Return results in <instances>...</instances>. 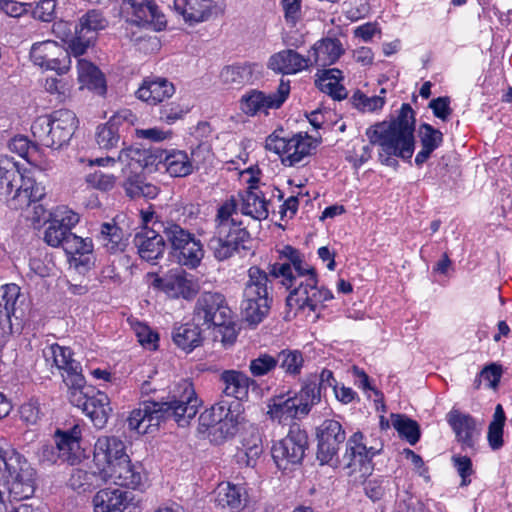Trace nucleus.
Here are the masks:
<instances>
[{
    "instance_id": "f257e3e1",
    "label": "nucleus",
    "mask_w": 512,
    "mask_h": 512,
    "mask_svg": "<svg viewBox=\"0 0 512 512\" xmlns=\"http://www.w3.org/2000/svg\"><path fill=\"white\" fill-rule=\"evenodd\" d=\"M270 274L281 278V285L290 290L286 299L290 309L309 308L315 312L333 298L330 290L318 287L315 269L304 262L299 250L290 245L281 250L278 261L270 267Z\"/></svg>"
},
{
    "instance_id": "f03ea898",
    "label": "nucleus",
    "mask_w": 512,
    "mask_h": 512,
    "mask_svg": "<svg viewBox=\"0 0 512 512\" xmlns=\"http://www.w3.org/2000/svg\"><path fill=\"white\" fill-rule=\"evenodd\" d=\"M200 406L201 401L193 384L182 380L177 384L170 401L143 400L130 413L127 422L131 430L143 434L152 432V427H158L162 420L167 419H173L179 426L184 427L196 416Z\"/></svg>"
},
{
    "instance_id": "7ed1b4c3",
    "label": "nucleus",
    "mask_w": 512,
    "mask_h": 512,
    "mask_svg": "<svg viewBox=\"0 0 512 512\" xmlns=\"http://www.w3.org/2000/svg\"><path fill=\"white\" fill-rule=\"evenodd\" d=\"M415 112L403 103L398 116L390 122L382 121L370 126L366 136L371 145L379 146V161L397 169L398 158L411 163L415 150Z\"/></svg>"
},
{
    "instance_id": "20e7f679",
    "label": "nucleus",
    "mask_w": 512,
    "mask_h": 512,
    "mask_svg": "<svg viewBox=\"0 0 512 512\" xmlns=\"http://www.w3.org/2000/svg\"><path fill=\"white\" fill-rule=\"evenodd\" d=\"M238 216V204L232 197L218 209L207 247L213 257L224 262L235 256L244 257L252 250L253 239Z\"/></svg>"
},
{
    "instance_id": "39448f33",
    "label": "nucleus",
    "mask_w": 512,
    "mask_h": 512,
    "mask_svg": "<svg viewBox=\"0 0 512 512\" xmlns=\"http://www.w3.org/2000/svg\"><path fill=\"white\" fill-rule=\"evenodd\" d=\"M0 460L4 464L9 496L16 501L33 496L37 487V471L5 438L0 439Z\"/></svg>"
},
{
    "instance_id": "423d86ee",
    "label": "nucleus",
    "mask_w": 512,
    "mask_h": 512,
    "mask_svg": "<svg viewBox=\"0 0 512 512\" xmlns=\"http://www.w3.org/2000/svg\"><path fill=\"white\" fill-rule=\"evenodd\" d=\"M272 265L269 264L267 270L254 265L247 271L248 279L243 290L241 308L245 319L250 324H259L270 311L273 302L270 277L276 279L270 274Z\"/></svg>"
},
{
    "instance_id": "0eeeda50",
    "label": "nucleus",
    "mask_w": 512,
    "mask_h": 512,
    "mask_svg": "<svg viewBox=\"0 0 512 512\" xmlns=\"http://www.w3.org/2000/svg\"><path fill=\"white\" fill-rule=\"evenodd\" d=\"M77 125L78 120L73 111L59 109L37 117L31 125V132L38 144L59 150L69 144Z\"/></svg>"
},
{
    "instance_id": "6e6552de",
    "label": "nucleus",
    "mask_w": 512,
    "mask_h": 512,
    "mask_svg": "<svg viewBox=\"0 0 512 512\" xmlns=\"http://www.w3.org/2000/svg\"><path fill=\"white\" fill-rule=\"evenodd\" d=\"M382 443L367 446L364 435L357 431L346 441L345 452L342 457L343 468L349 476H355V480H364L371 475L374 465L373 458L380 454Z\"/></svg>"
},
{
    "instance_id": "1a4fd4ad",
    "label": "nucleus",
    "mask_w": 512,
    "mask_h": 512,
    "mask_svg": "<svg viewBox=\"0 0 512 512\" xmlns=\"http://www.w3.org/2000/svg\"><path fill=\"white\" fill-rule=\"evenodd\" d=\"M68 398L72 405L80 408L91 419L96 428L105 427L112 413L110 399L104 392L87 386L85 377L79 386L68 389Z\"/></svg>"
},
{
    "instance_id": "9d476101",
    "label": "nucleus",
    "mask_w": 512,
    "mask_h": 512,
    "mask_svg": "<svg viewBox=\"0 0 512 512\" xmlns=\"http://www.w3.org/2000/svg\"><path fill=\"white\" fill-rule=\"evenodd\" d=\"M317 144L307 133H298L291 138L281 137L276 132L270 134L265 141V148L281 157L285 166H298L312 154Z\"/></svg>"
},
{
    "instance_id": "9b49d317",
    "label": "nucleus",
    "mask_w": 512,
    "mask_h": 512,
    "mask_svg": "<svg viewBox=\"0 0 512 512\" xmlns=\"http://www.w3.org/2000/svg\"><path fill=\"white\" fill-rule=\"evenodd\" d=\"M317 451L316 458L320 465L337 467L338 452L346 440V432L342 424L335 419H325L316 428Z\"/></svg>"
},
{
    "instance_id": "f8f14e48",
    "label": "nucleus",
    "mask_w": 512,
    "mask_h": 512,
    "mask_svg": "<svg viewBox=\"0 0 512 512\" xmlns=\"http://www.w3.org/2000/svg\"><path fill=\"white\" fill-rule=\"evenodd\" d=\"M308 447L307 432L294 424L286 437L272 446L271 454L277 467L286 470L289 465L301 464Z\"/></svg>"
},
{
    "instance_id": "ddd939ff",
    "label": "nucleus",
    "mask_w": 512,
    "mask_h": 512,
    "mask_svg": "<svg viewBox=\"0 0 512 512\" xmlns=\"http://www.w3.org/2000/svg\"><path fill=\"white\" fill-rule=\"evenodd\" d=\"M232 314L223 294L203 292L196 300L193 320L209 329L214 325H224Z\"/></svg>"
},
{
    "instance_id": "4468645a",
    "label": "nucleus",
    "mask_w": 512,
    "mask_h": 512,
    "mask_svg": "<svg viewBox=\"0 0 512 512\" xmlns=\"http://www.w3.org/2000/svg\"><path fill=\"white\" fill-rule=\"evenodd\" d=\"M290 94V82L281 80L274 92L265 93L251 89L243 94L239 101L240 110L247 116L259 113L268 114L270 109H279Z\"/></svg>"
},
{
    "instance_id": "2eb2a0df",
    "label": "nucleus",
    "mask_w": 512,
    "mask_h": 512,
    "mask_svg": "<svg viewBox=\"0 0 512 512\" xmlns=\"http://www.w3.org/2000/svg\"><path fill=\"white\" fill-rule=\"evenodd\" d=\"M121 10L127 22L139 27L161 31L166 26L164 14L154 0H123Z\"/></svg>"
},
{
    "instance_id": "dca6fc26",
    "label": "nucleus",
    "mask_w": 512,
    "mask_h": 512,
    "mask_svg": "<svg viewBox=\"0 0 512 512\" xmlns=\"http://www.w3.org/2000/svg\"><path fill=\"white\" fill-rule=\"evenodd\" d=\"M43 357L52 367L62 371L61 375L67 389L79 386L84 378L80 362L72 358L71 348L61 346L57 343L45 347L42 351Z\"/></svg>"
},
{
    "instance_id": "f3484780",
    "label": "nucleus",
    "mask_w": 512,
    "mask_h": 512,
    "mask_svg": "<svg viewBox=\"0 0 512 512\" xmlns=\"http://www.w3.org/2000/svg\"><path fill=\"white\" fill-rule=\"evenodd\" d=\"M108 26V20L102 11L97 9L88 10L79 18L75 25V38L70 44V50L75 57L83 55L94 43L99 31Z\"/></svg>"
},
{
    "instance_id": "a211bd4d",
    "label": "nucleus",
    "mask_w": 512,
    "mask_h": 512,
    "mask_svg": "<svg viewBox=\"0 0 512 512\" xmlns=\"http://www.w3.org/2000/svg\"><path fill=\"white\" fill-rule=\"evenodd\" d=\"M70 54H72L71 50L52 40L35 43L30 50V58L35 65L47 70H55L58 74L69 70Z\"/></svg>"
},
{
    "instance_id": "6ab92c4d",
    "label": "nucleus",
    "mask_w": 512,
    "mask_h": 512,
    "mask_svg": "<svg viewBox=\"0 0 512 512\" xmlns=\"http://www.w3.org/2000/svg\"><path fill=\"white\" fill-rule=\"evenodd\" d=\"M115 465L102 468V478L105 482L112 481L114 484L131 489H140L144 486L146 475L141 466L131 463L129 456Z\"/></svg>"
},
{
    "instance_id": "aec40b11",
    "label": "nucleus",
    "mask_w": 512,
    "mask_h": 512,
    "mask_svg": "<svg viewBox=\"0 0 512 512\" xmlns=\"http://www.w3.org/2000/svg\"><path fill=\"white\" fill-rule=\"evenodd\" d=\"M446 420L455 433L456 440L461 444L462 449H475L481 432V429L477 426L476 419L470 414L452 409L446 415Z\"/></svg>"
},
{
    "instance_id": "412c9836",
    "label": "nucleus",
    "mask_w": 512,
    "mask_h": 512,
    "mask_svg": "<svg viewBox=\"0 0 512 512\" xmlns=\"http://www.w3.org/2000/svg\"><path fill=\"white\" fill-rule=\"evenodd\" d=\"M307 404H300L294 395H277L272 397L268 403V415L272 420L280 424H286L294 419H302L307 416Z\"/></svg>"
},
{
    "instance_id": "4be33fe9",
    "label": "nucleus",
    "mask_w": 512,
    "mask_h": 512,
    "mask_svg": "<svg viewBox=\"0 0 512 512\" xmlns=\"http://www.w3.org/2000/svg\"><path fill=\"white\" fill-rule=\"evenodd\" d=\"M174 9L190 25L208 21L219 11L216 0H174Z\"/></svg>"
},
{
    "instance_id": "5701e85b",
    "label": "nucleus",
    "mask_w": 512,
    "mask_h": 512,
    "mask_svg": "<svg viewBox=\"0 0 512 512\" xmlns=\"http://www.w3.org/2000/svg\"><path fill=\"white\" fill-rule=\"evenodd\" d=\"M127 456L124 442L115 436L99 437L94 445V462L98 468L115 465Z\"/></svg>"
},
{
    "instance_id": "b1692460",
    "label": "nucleus",
    "mask_w": 512,
    "mask_h": 512,
    "mask_svg": "<svg viewBox=\"0 0 512 512\" xmlns=\"http://www.w3.org/2000/svg\"><path fill=\"white\" fill-rule=\"evenodd\" d=\"M312 58L305 57L293 49H285L273 54L268 61V68L283 75H292L309 69Z\"/></svg>"
},
{
    "instance_id": "393cba45",
    "label": "nucleus",
    "mask_w": 512,
    "mask_h": 512,
    "mask_svg": "<svg viewBox=\"0 0 512 512\" xmlns=\"http://www.w3.org/2000/svg\"><path fill=\"white\" fill-rule=\"evenodd\" d=\"M139 256L146 261H153L162 257L165 250V240L160 228L144 227L134 238Z\"/></svg>"
},
{
    "instance_id": "a878e982",
    "label": "nucleus",
    "mask_w": 512,
    "mask_h": 512,
    "mask_svg": "<svg viewBox=\"0 0 512 512\" xmlns=\"http://www.w3.org/2000/svg\"><path fill=\"white\" fill-rule=\"evenodd\" d=\"M258 181L254 177L250 179L248 188L241 194L240 211L243 215L261 221L268 217L269 210L265 194L257 186Z\"/></svg>"
},
{
    "instance_id": "bb28decb",
    "label": "nucleus",
    "mask_w": 512,
    "mask_h": 512,
    "mask_svg": "<svg viewBox=\"0 0 512 512\" xmlns=\"http://www.w3.org/2000/svg\"><path fill=\"white\" fill-rule=\"evenodd\" d=\"M175 87L164 77H146L136 91V97L151 105H157L173 96Z\"/></svg>"
},
{
    "instance_id": "cd10ccee",
    "label": "nucleus",
    "mask_w": 512,
    "mask_h": 512,
    "mask_svg": "<svg viewBox=\"0 0 512 512\" xmlns=\"http://www.w3.org/2000/svg\"><path fill=\"white\" fill-rule=\"evenodd\" d=\"M223 385V394L234 398L239 403L248 400L249 389L256 385V381L239 370H224L219 377Z\"/></svg>"
},
{
    "instance_id": "c85d7f7f",
    "label": "nucleus",
    "mask_w": 512,
    "mask_h": 512,
    "mask_svg": "<svg viewBox=\"0 0 512 512\" xmlns=\"http://www.w3.org/2000/svg\"><path fill=\"white\" fill-rule=\"evenodd\" d=\"M129 110H123L114 114L110 119L97 127L95 133V140L99 148L110 150L118 146L120 141L119 128L132 117Z\"/></svg>"
},
{
    "instance_id": "c756f323",
    "label": "nucleus",
    "mask_w": 512,
    "mask_h": 512,
    "mask_svg": "<svg viewBox=\"0 0 512 512\" xmlns=\"http://www.w3.org/2000/svg\"><path fill=\"white\" fill-rule=\"evenodd\" d=\"M170 256L181 266L197 268L204 258V247L195 234L169 251Z\"/></svg>"
},
{
    "instance_id": "7c9ffc66",
    "label": "nucleus",
    "mask_w": 512,
    "mask_h": 512,
    "mask_svg": "<svg viewBox=\"0 0 512 512\" xmlns=\"http://www.w3.org/2000/svg\"><path fill=\"white\" fill-rule=\"evenodd\" d=\"M81 438L82 429L78 424L68 430L57 429L55 431L54 442L62 462L74 463L77 458L76 453L80 449Z\"/></svg>"
},
{
    "instance_id": "2f4dec72",
    "label": "nucleus",
    "mask_w": 512,
    "mask_h": 512,
    "mask_svg": "<svg viewBox=\"0 0 512 512\" xmlns=\"http://www.w3.org/2000/svg\"><path fill=\"white\" fill-rule=\"evenodd\" d=\"M130 493L120 488H105L93 497L94 512H124L130 501Z\"/></svg>"
},
{
    "instance_id": "473e14b6",
    "label": "nucleus",
    "mask_w": 512,
    "mask_h": 512,
    "mask_svg": "<svg viewBox=\"0 0 512 512\" xmlns=\"http://www.w3.org/2000/svg\"><path fill=\"white\" fill-rule=\"evenodd\" d=\"M153 287L158 288L174 297L191 298L194 295L192 283L185 276L184 271H170L164 277L153 281Z\"/></svg>"
},
{
    "instance_id": "72a5a7b5",
    "label": "nucleus",
    "mask_w": 512,
    "mask_h": 512,
    "mask_svg": "<svg viewBox=\"0 0 512 512\" xmlns=\"http://www.w3.org/2000/svg\"><path fill=\"white\" fill-rule=\"evenodd\" d=\"M312 62L318 67L330 66L338 61L344 53L341 41L337 38H322L312 47Z\"/></svg>"
},
{
    "instance_id": "f704fd0d",
    "label": "nucleus",
    "mask_w": 512,
    "mask_h": 512,
    "mask_svg": "<svg viewBox=\"0 0 512 512\" xmlns=\"http://www.w3.org/2000/svg\"><path fill=\"white\" fill-rule=\"evenodd\" d=\"M97 239L107 253L119 254L126 250L129 237L116 223L105 222L101 224Z\"/></svg>"
},
{
    "instance_id": "c9c22d12",
    "label": "nucleus",
    "mask_w": 512,
    "mask_h": 512,
    "mask_svg": "<svg viewBox=\"0 0 512 512\" xmlns=\"http://www.w3.org/2000/svg\"><path fill=\"white\" fill-rule=\"evenodd\" d=\"M202 327L193 319L191 322L176 325L172 331L173 342L183 351H193L203 342Z\"/></svg>"
},
{
    "instance_id": "e433bc0d",
    "label": "nucleus",
    "mask_w": 512,
    "mask_h": 512,
    "mask_svg": "<svg viewBox=\"0 0 512 512\" xmlns=\"http://www.w3.org/2000/svg\"><path fill=\"white\" fill-rule=\"evenodd\" d=\"M421 150L415 157V164L421 167L443 143V133L428 123H423L418 128Z\"/></svg>"
},
{
    "instance_id": "4c0bfd02",
    "label": "nucleus",
    "mask_w": 512,
    "mask_h": 512,
    "mask_svg": "<svg viewBox=\"0 0 512 512\" xmlns=\"http://www.w3.org/2000/svg\"><path fill=\"white\" fill-rule=\"evenodd\" d=\"M343 80L342 71L337 68L324 69L317 73L315 85L319 90L329 95L333 100H343L348 93L346 88L341 84Z\"/></svg>"
},
{
    "instance_id": "58836bf2",
    "label": "nucleus",
    "mask_w": 512,
    "mask_h": 512,
    "mask_svg": "<svg viewBox=\"0 0 512 512\" xmlns=\"http://www.w3.org/2000/svg\"><path fill=\"white\" fill-rule=\"evenodd\" d=\"M246 491L243 487L231 483H221L216 489V506L231 512L241 510L245 506Z\"/></svg>"
},
{
    "instance_id": "ea45409f",
    "label": "nucleus",
    "mask_w": 512,
    "mask_h": 512,
    "mask_svg": "<svg viewBox=\"0 0 512 512\" xmlns=\"http://www.w3.org/2000/svg\"><path fill=\"white\" fill-rule=\"evenodd\" d=\"M77 70L78 80L83 86L99 95L106 93V80L97 66L86 59H78Z\"/></svg>"
},
{
    "instance_id": "a19ab883",
    "label": "nucleus",
    "mask_w": 512,
    "mask_h": 512,
    "mask_svg": "<svg viewBox=\"0 0 512 512\" xmlns=\"http://www.w3.org/2000/svg\"><path fill=\"white\" fill-rule=\"evenodd\" d=\"M125 194L130 199H154L159 194V187L147 182L139 173L129 174L122 183Z\"/></svg>"
},
{
    "instance_id": "79ce46f5",
    "label": "nucleus",
    "mask_w": 512,
    "mask_h": 512,
    "mask_svg": "<svg viewBox=\"0 0 512 512\" xmlns=\"http://www.w3.org/2000/svg\"><path fill=\"white\" fill-rule=\"evenodd\" d=\"M259 68L256 63H239L225 66L220 78L224 84L244 85L251 83L254 79V72Z\"/></svg>"
},
{
    "instance_id": "37998d69",
    "label": "nucleus",
    "mask_w": 512,
    "mask_h": 512,
    "mask_svg": "<svg viewBox=\"0 0 512 512\" xmlns=\"http://www.w3.org/2000/svg\"><path fill=\"white\" fill-rule=\"evenodd\" d=\"M153 226L160 228L162 237L165 240V246L167 245L170 250L194 235L189 229L173 220L155 221Z\"/></svg>"
},
{
    "instance_id": "c03bdc74",
    "label": "nucleus",
    "mask_w": 512,
    "mask_h": 512,
    "mask_svg": "<svg viewBox=\"0 0 512 512\" xmlns=\"http://www.w3.org/2000/svg\"><path fill=\"white\" fill-rule=\"evenodd\" d=\"M166 171L173 177H185L193 172V164L186 152L173 150L164 158Z\"/></svg>"
},
{
    "instance_id": "a18cd8bd",
    "label": "nucleus",
    "mask_w": 512,
    "mask_h": 512,
    "mask_svg": "<svg viewBox=\"0 0 512 512\" xmlns=\"http://www.w3.org/2000/svg\"><path fill=\"white\" fill-rule=\"evenodd\" d=\"M147 154L145 149L128 147L119 152L117 161L123 165V172L129 170L130 174L138 173V170L148 166Z\"/></svg>"
},
{
    "instance_id": "49530a36",
    "label": "nucleus",
    "mask_w": 512,
    "mask_h": 512,
    "mask_svg": "<svg viewBox=\"0 0 512 512\" xmlns=\"http://www.w3.org/2000/svg\"><path fill=\"white\" fill-rule=\"evenodd\" d=\"M101 482H105L102 478V468H98V472L74 469L69 479L71 488L81 492L95 488L99 486Z\"/></svg>"
},
{
    "instance_id": "de8ad7c7",
    "label": "nucleus",
    "mask_w": 512,
    "mask_h": 512,
    "mask_svg": "<svg viewBox=\"0 0 512 512\" xmlns=\"http://www.w3.org/2000/svg\"><path fill=\"white\" fill-rule=\"evenodd\" d=\"M505 422L506 415L504 409L501 404H497L487 432V441L492 450H499L504 445L503 433Z\"/></svg>"
},
{
    "instance_id": "09e8293b",
    "label": "nucleus",
    "mask_w": 512,
    "mask_h": 512,
    "mask_svg": "<svg viewBox=\"0 0 512 512\" xmlns=\"http://www.w3.org/2000/svg\"><path fill=\"white\" fill-rule=\"evenodd\" d=\"M391 421L399 436L410 445H415L421 436L420 426L415 421L404 415L392 414Z\"/></svg>"
},
{
    "instance_id": "8fccbe9b",
    "label": "nucleus",
    "mask_w": 512,
    "mask_h": 512,
    "mask_svg": "<svg viewBox=\"0 0 512 512\" xmlns=\"http://www.w3.org/2000/svg\"><path fill=\"white\" fill-rule=\"evenodd\" d=\"M276 363L286 374L296 376L301 373L304 359L299 350L284 349L277 353Z\"/></svg>"
},
{
    "instance_id": "3c124183",
    "label": "nucleus",
    "mask_w": 512,
    "mask_h": 512,
    "mask_svg": "<svg viewBox=\"0 0 512 512\" xmlns=\"http://www.w3.org/2000/svg\"><path fill=\"white\" fill-rule=\"evenodd\" d=\"M250 423L246 421L243 414V407L240 403V407L234 408L233 411L224 418L223 422L218 427V430L223 437H233L241 430L246 429Z\"/></svg>"
},
{
    "instance_id": "603ef678",
    "label": "nucleus",
    "mask_w": 512,
    "mask_h": 512,
    "mask_svg": "<svg viewBox=\"0 0 512 512\" xmlns=\"http://www.w3.org/2000/svg\"><path fill=\"white\" fill-rule=\"evenodd\" d=\"M44 195V188L35 179L23 176V183L18 187L17 198L21 205L29 206L31 203L41 200Z\"/></svg>"
},
{
    "instance_id": "864d4df0",
    "label": "nucleus",
    "mask_w": 512,
    "mask_h": 512,
    "mask_svg": "<svg viewBox=\"0 0 512 512\" xmlns=\"http://www.w3.org/2000/svg\"><path fill=\"white\" fill-rule=\"evenodd\" d=\"M294 397L299 403L307 404V415L310 413L312 407L320 402L322 394L317 387V376L309 377L302 385L298 393H294Z\"/></svg>"
},
{
    "instance_id": "5fc2aeb1",
    "label": "nucleus",
    "mask_w": 512,
    "mask_h": 512,
    "mask_svg": "<svg viewBox=\"0 0 512 512\" xmlns=\"http://www.w3.org/2000/svg\"><path fill=\"white\" fill-rule=\"evenodd\" d=\"M21 172L19 164L12 157L0 156V189L11 194L12 182Z\"/></svg>"
},
{
    "instance_id": "6e6d98bb",
    "label": "nucleus",
    "mask_w": 512,
    "mask_h": 512,
    "mask_svg": "<svg viewBox=\"0 0 512 512\" xmlns=\"http://www.w3.org/2000/svg\"><path fill=\"white\" fill-rule=\"evenodd\" d=\"M20 295V288L16 284H6L1 287L0 315L9 317L16 314V303Z\"/></svg>"
},
{
    "instance_id": "4d7b16f0",
    "label": "nucleus",
    "mask_w": 512,
    "mask_h": 512,
    "mask_svg": "<svg viewBox=\"0 0 512 512\" xmlns=\"http://www.w3.org/2000/svg\"><path fill=\"white\" fill-rule=\"evenodd\" d=\"M38 143H32L26 136H15L8 144L9 150L33 164L38 153Z\"/></svg>"
},
{
    "instance_id": "13d9d810",
    "label": "nucleus",
    "mask_w": 512,
    "mask_h": 512,
    "mask_svg": "<svg viewBox=\"0 0 512 512\" xmlns=\"http://www.w3.org/2000/svg\"><path fill=\"white\" fill-rule=\"evenodd\" d=\"M352 105L361 112H374L381 110L385 104V97L381 95L368 97L357 90L350 99Z\"/></svg>"
},
{
    "instance_id": "bf43d9fd",
    "label": "nucleus",
    "mask_w": 512,
    "mask_h": 512,
    "mask_svg": "<svg viewBox=\"0 0 512 512\" xmlns=\"http://www.w3.org/2000/svg\"><path fill=\"white\" fill-rule=\"evenodd\" d=\"M277 367L276 356L268 353H260L249 363V371L254 377H262L269 374Z\"/></svg>"
},
{
    "instance_id": "052dcab7",
    "label": "nucleus",
    "mask_w": 512,
    "mask_h": 512,
    "mask_svg": "<svg viewBox=\"0 0 512 512\" xmlns=\"http://www.w3.org/2000/svg\"><path fill=\"white\" fill-rule=\"evenodd\" d=\"M200 213L199 205L193 203H176L171 212L172 218L176 223H180L181 225L189 224L191 221L195 220Z\"/></svg>"
},
{
    "instance_id": "680f3d73",
    "label": "nucleus",
    "mask_w": 512,
    "mask_h": 512,
    "mask_svg": "<svg viewBox=\"0 0 512 512\" xmlns=\"http://www.w3.org/2000/svg\"><path fill=\"white\" fill-rule=\"evenodd\" d=\"M72 234V232L64 230L57 221L51 219L44 232V241L51 247H62L64 249V242L68 239V235Z\"/></svg>"
},
{
    "instance_id": "e2e57ef3",
    "label": "nucleus",
    "mask_w": 512,
    "mask_h": 512,
    "mask_svg": "<svg viewBox=\"0 0 512 512\" xmlns=\"http://www.w3.org/2000/svg\"><path fill=\"white\" fill-rule=\"evenodd\" d=\"M64 251L73 258L80 253L93 252V243L90 238H82L73 233L68 235V239L64 242Z\"/></svg>"
},
{
    "instance_id": "0e129e2a",
    "label": "nucleus",
    "mask_w": 512,
    "mask_h": 512,
    "mask_svg": "<svg viewBox=\"0 0 512 512\" xmlns=\"http://www.w3.org/2000/svg\"><path fill=\"white\" fill-rule=\"evenodd\" d=\"M190 110L189 106H182L179 103L172 102L160 108V120L167 124H173L181 119Z\"/></svg>"
},
{
    "instance_id": "69168bd1",
    "label": "nucleus",
    "mask_w": 512,
    "mask_h": 512,
    "mask_svg": "<svg viewBox=\"0 0 512 512\" xmlns=\"http://www.w3.org/2000/svg\"><path fill=\"white\" fill-rule=\"evenodd\" d=\"M51 219L61 224L64 230L71 232V229L79 222V215L67 207L61 206L55 210Z\"/></svg>"
},
{
    "instance_id": "338daca9",
    "label": "nucleus",
    "mask_w": 512,
    "mask_h": 512,
    "mask_svg": "<svg viewBox=\"0 0 512 512\" xmlns=\"http://www.w3.org/2000/svg\"><path fill=\"white\" fill-rule=\"evenodd\" d=\"M452 462L461 477L460 486H468L471 483L470 476L473 474L472 461L468 456H453Z\"/></svg>"
},
{
    "instance_id": "774afa93",
    "label": "nucleus",
    "mask_w": 512,
    "mask_h": 512,
    "mask_svg": "<svg viewBox=\"0 0 512 512\" xmlns=\"http://www.w3.org/2000/svg\"><path fill=\"white\" fill-rule=\"evenodd\" d=\"M450 98L448 96L437 97L430 101L429 108L432 110L435 117L442 121H448L452 115V108L450 107Z\"/></svg>"
}]
</instances>
